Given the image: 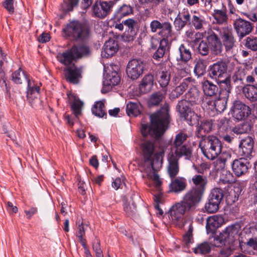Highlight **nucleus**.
Instances as JSON below:
<instances>
[{
    "instance_id": "obj_1",
    "label": "nucleus",
    "mask_w": 257,
    "mask_h": 257,
    "mask_svg": "<svg viewBox=\"0 0 257 257\" xmlns=\"http://www.w3.org/2000/svg\"><path fill=\"white\" fill-rule=\"evenodd\" d=\"M170 107L165 103L160 110L150 115L151 125L142 124L141 133L144 137L150 136L154 139L144 141L140 149L145 163L148 164V169L154 173L152 179L156 188L161 190L162 181L158 174L156 173L162 167L165 150L168 143L161 138L170 121Z\"/></svg>"
},
{
    "instance_id": "obj_2",
    "label": "nucleus",
    "mask_w": 257,
    "mask_h": 257,
    "mask_svg": "<svg viewBox=\"0 0 257 257\" xmlns=\"http://www.w3.org/2000/svg\"><path fill=\"white\" fill-rule=\"evenodd\" d=\"M12 81L16 84H22L23 81L27 82V99L33 107H36L40 105L41 100L40 99V87L35 84L30 79L29 76L22 71L21 68L15 71L12 75Z\"/></svg>"
},
{
    "instance_id": "obj_3",
    "label": "nucleus",
    "mask_w": 257,
    "mask_h": 257,
    "mask_svg": "<svg viewBox=\"0 0 257 257\" xmlns=\"http://www.w3.org/2000/svg\"><path fill=\"white\" fill-rule=\"evenodd\" d=\"M91 53L90 48L85 45H74L63 52H59L57 55L58 61L67 67L72 65L73 62L78 59L88 56Z\"/></svg>"
},
{
    "instance_id": "obj_4",
    "label": "nucleus",
    "mask_w": 257,
    "mask_h": 257,
    "mask_svg": "<svg viewBox=\"0 0 257 257\" xmlns=\"http://www.w3.org/2000/svg\"><path fill=\"white\" fill-rule=\"evenodd\" d=\"M241 226L238 223H235L228 226L222 232L227 247H224L220 250L222 257H228L239 245V235Z\"/></svg>"
},
{
    "instance_id": "obj_5",
    "label": "nucleus",
    "mask_w": 257,
    "mask_h": 257,
    "mask_svg": "<svg viewBox=\"0 0 257 257\" xmlns=\"http://www.w3.org/2000/svg\"><path fill=\"white\" fill-rule=\"evenodd\" d=\"M66 36L75 41H85L91 35L89 27L78 21H74L68 24L63 29Z\"/></svg>"
},
{
    "instance_id": "obj_6",
    "label": "nucleus",
    "mask_w": 257,
    "mask_h": 257,
    "mask_svg": "<svg viewBox=\"0 0 257 257\" xmlns=\"http://www.w3.org/2000/svg\"><path fill=\"white\" fill-rule=\"evenodd\" d=\"M199 146L203 155L208 159L212 160L222 152L221 142L214 136L207 137L199 143Z\"/></svg>"
},
{
    "instance_id": "obj_7",
    "label": "nucleus",
    "mask_w": 257,
    "mask_h": 257,
    "mask_svg": "<svg viewBox=\"0 0 257 257\" xmlns=\"http://www.w3.org/2000/svg\"><path fill=\"white\" fill-rule=\"evenodd\" d=\"M192 106L187 100L182 99L178 101L176 107L180 117L190 125L197 124L199 121V116L192 110Z\"/></svg>"
},
{
    "instance_id": "obj_8",
    "label": "nucleus",
    "mask_w": 257,
    "mask_h": 257,
    "mask_svg": "<svg viewBox=\"0 0 257 257\" xmlns=\"http://www.w3.org/2000/svg\"><path fill=\"white\" fill-rule=\"evenodd\" d=\"M233 26L239 40L240 41L252 32L254 24L250 21L239 17L233 21Z\"/></svg>"
},
{
    "instance_id": "obj_9",
    "label": "nucleus",
    "mask_w": 257,
    "mask_h": 257,
    "mask_svg": "<svg viewBox=\"0 0 257 257\" xmlns=\"http://www.w3.org/2000/svg\"><path fill=\"white\" fill-rule=\"evenodd\" d=\"M232 116L237 120H242L251 114V109L240 100L233 101L230 111Z\"/></svg>"
},
{
    "instance_id": "obj_10",
    "label": "nucleus",
    "mask_w": 257,
    "mask_h": 257,
    "mask_svg": "<svg viewBox=\"0 0 257 257\" xmlns=\"http://www.w3.org/2000/svg\"><path fill=\"white\" fill-rule=\"evenodd\" d=\"M146 63L140 59L130 60L127 65L126 72L128 77L133 80L138 79L143 73Z\"/></svg>"
},
{
    "instance_id": "obj_11",
    "label": "nucleus",
    "mask_w": 257,
    "mask_h": 257,
    "mask_svg": "<svg viewBox=\"0 0 257 257\" xmlns=\"http://www.w3.org/2000/svg\"><path fill=\"white\" fill-rule=\"evenodd\" d=\"M115 4L113 1L96 2L92 7L93 13L98 18H104L111 12Z\"/></svg>"
},
{
    "instance_id": "obj_12",
    "label": "nucleus",
    "mask_w": 257,
    "mask_h": 257,
    "mask_svg": "<svg viewBox=\"0 0 257 257\" xmlns=\"http://www.w3.org/2000/svg\"><path fill=\"white\" fill-rule=\"evenodd\" d=\"M215 30L222 40L226 51L231 50L234 47L235 42L232 29L228 27H222L215 29Z\"/></svg>"
},
{
    "instance_id": "obj_13",
    "label": "nucleus",
    "mask_w": 257,
    "mask_h": 257,
    "mask_svg": "<svg viewBox=\"0 0 257 257\" xmlns=\"http://www.w3.org/2000/svg\"><path fill=\"white\" fill-rule=\"evenodd\" d=\"M203 193L191 188L184 195L182 200L191 211L194 210L202 200Z\"/></svg>"
},
{
    "instance_id": "obj_14",
    "label": "nucleus",
    "mask_w": 257,
    "mask_h": 257,
    "mask_svg": "<svg viewBox=\"0 0 257 257\" xmlns=\"http://www.w3.org/2000/svg\"><path fill=\"white\" fill-rule=\"evenodd\" d=\"M227 66L223 61H218L209 67L208 74L209 77L216 81L223 78L227 74Z\"/></svg>"
},
{
    "instance_id": "obj_15",
    "label": "nucleus",
    "mask_w": 257,
    "mask_h": 257,
    "mask_svg": "<svg viewBox=\"0 0 257 257\" xmlns=\"http://www.w3.org/2000/svg\"><path fill=\"white\" fill-rule=\"evenodd\" d=\"M64 76L66 81L72 84L78 83L82 78V69L75 64L66 67L64 69Z\"/></svg>"
},
{
    "instance_id": "obj_16",
    "label": "nucleus",
    "mask_w": 257,
    "mask_h": 257,
    "mask_svg": "<svg viewBox=\"0 0 257 257\" xmlns=\"http://www.w3.org/2000/svg\"><path fill=\"white\" fill-rule=\"evenodd\" d=\"M190 211L191 210L187 208L186 205L182 200L172 207L170 210V215L172 220L182 222L185 213Z\"/></svg>"
},
{
    "instance_id": "obj_17",
    "label": "nucleus",
    "mask_w": 257,
    "mask_h": 257,
    "mask_svg": "<svg viewBox=\"0 0 257 257\" xmlns=\"http://www.w3.org/2000/svg\"><path fill=\"white\" fill-rule=\"evenodd\" d=\"M124 25L127 27L126 31L122 36L124 41L131 42L134 40L137 35V21L133 19H128L123 21Z\"/></svg>"
},
{
    "instance_id": "obj_18",
    "label": "nucleus",
    "mask_w": 257,
    "mask_h": 257,
    "mask_svg": "<svg viewBox=\"0 0 257 257\" xmlns=\"http://www.w3.org/2000/svg\"><path fill=\"white\" fill-rule=\"evenodd\" d=\"M254 144V139L251 136H247L241 140L239 145V153L241 155L248 158L252 157Z\"/></svg>"
},
{
    "instance_id": "obj_19",
    "label": "nucleus",
    "mask_w": 257,
    "mask_h": 257,
    "mask_svg": "<svg viewBox=\"0 0 257 257\" xmlns=\"http://www.w3.org/2000/svg\"><path fill=\"white\" fill-rule=\"evenodd\" d=\"M188 26L193 27L197 30H201L205 23L204 17L196 11H189L188 10Z\"/></svg>"
},
{
    "instance_id": "obj_20",
    "label": "nucleus",
    "mask_w": 257,
    "mask_h": 257,
    "mask_svg": "<svg viewBox=\"0 0 257 257\" xmlns=\"http://www.w3.org/2000/svg\"><path fill=\"white\" fill-rule=\"evenodd\" d=\"M248 161L244 158L234 160L232 163V169L234 174L240 177L248 172Z\"/></svg>"
},
{
    "instance_id": "obj_21",
    "label": "nucleus",
    "mask_w": 257,
    "mask_h": 257,
    "mask_svg": "<svg viewBox=\"0 0 257 257\" xmlns=\"http://www.w3.org/2000/svg\"><path fill=\"white\" fill-rule=\"evenodd\" d=\"M169 153H172L178 160L183 158L185 160H190L192 157V150L188 145L171 148Z\"/></svg>"
},
{
    "instance_id": "obj_22",
    "label": "nucleus",
    "mask_w": 257,
    "mask_h": 257,
    "mask_svg": "<svg viewBox=\"0 0 257 257\" xmlns=\"http://www.w3.org/2000/svg\"><path fill=\"white\" fill-rule=\"evenodd\" d=\"M239 246L243 252L250 254L257 253V237H250L246 241L241 240L239 241Z\"/></svg>"
},
{
    "instance_id": "obj_23",
    "label": "nucleus",
    "mask_w": 257,
    "mask_h": 257,
    "mask_svg": "<svg viewBox=\"0 0 257 257\" xmlns=\"http://www.w3.org/2000/svg\"><path fill=\"white\" fill-rule=\"evenodd\" d=\"M167 172L171 179L175 178L179 172V160L172 153H169L167 157Z\"/></svg>"
},
{
    "instance_id": "obj_24",
    "label": "nucleus",
    "mask_w": 257,
    "mask_h": 257,
    "mask_svg": "<svg viewBox=\"0 0 257 257\" xmlns=\"http://www.w3.org/2000/svg\"><path fill=\"white\" fill-rule=\"evenodd\" d=\"M220 38L217 32H212L207 37V40L210 44L211 50L215 55H218L222 52V44L220 40Z\"/></svg>"
},
{
    "instance_id": "obj_25",
    "label": "nucleus",
    "mask_w": 257,
    "mask_h": 257,
    "mask_svg": "<svg viewBox=\"0 0 257 257\" xmlns=\"http://www.w3.org/2000/svg\"><path fill=\"white\" fill-rule=\"evenodd\" d=\"M223 222V218L220 215H214L208 217L206 225L207 233H214L216 229L221 226Z\"/></svg>"
},
{
    "instance_id": "obj_26",
    "label": "nucleus",
    "mask_w": 257,
    "mask_h": 257,
    "mask_svg": "<svg viewBox=\"0 0 257 257\" xmlns=\"http://www.w3.org/2000/svg\"><path fill=\"white\" fill-rule=\"evenodd\" d=\"M133 12V7L130 5L124 4L117 8L111 19L115 22H119L123 17L130 15Z\"/></svg>"
},
{
    "instance_id": "obj_27",
    "label": "nucleus",
    "mask_w": 257,
    "mask_h": 257,
    "mask_svg": "<svg viewBox=\"0 0 257 257\" xmlns=\"http://www.w3.org/2000/svg\"><path fill=\"white\" fill-rule=\"evenodd\" d=\"M117 42L112 39L106 41L103 47L101 55L102 57L109 58L113 56L118 51Z\"/></svg>"
},
{
    "instance_id": "obj_28",
    "label": "nucleus",
    "mask_w": 257,
    "mask_h": 257,
    "mask_svg": "<svg viewBox=\"0 0 257 257\" xmlns=\"http://www.w3.org/2000/svg\"><path fill=\"white\" fill-rule=\"evenodd\" d=\"M120 80V77L116 71H113L107 73L103 81V85L106 86V92L110 91L112 86L118 84Z\"/></svg>"
},
{
    "instance_id": "obj_29",
    "label": "nucleus",
    "mask_w": 257,
    "mask_h": 257,
    "mask_svg": "<svg viewBox=\"0 0 257 257\" xmlns=\"http://www.w3.org/2000/svg\"><path fill=\"white\" fill-rule=\"evenodd\" d=\"M195 187L192 188L204 194L208 183L207 177L203 175H195L192 178Z\"/></svg>"
},
{
    "instance_id": "obj_30",
    "label": "nucleus",
    "mask_w": 257,
    "mask_h": 257,
    "mask_svg": "<svg viewBox=\"0 0 257 257\" xmlns=\"http://www.w3.org/2000/svg\"><path fill=\"white\" fill-rule=\"evenodd\" d=\"M179 55L176 57L178 62L187 63L192 59V52L189 45L184 44H181L178 48Z\"/></svg>"
},
{
    "instance_id": "obj_31",
    "label": "nucleus",
    "mask_w": 257,
    "mask_h": 257,
    "mask_svg": "<svg viewBox=\"0 0 257 257\" xmlns=\"http://www.w3.org/2000/svg\"><path fill=\"white\" fill-rule=\"evenodd\" d=\"M174 32L171 23L168 21H164L161 30L158 32V35L161 38L160 41L164 43H169V40L172 38Z\"/></svg>"
},
{
    "instance_id": "obj_32",
    "label": "nucleus",
    "mask_w": 257,
    "mask_h": 257,
    "mask_svg": "<svg viewBox=\"0 0 257 257\" xmlns=\"http://www.w3.org/2000/svg\"><path fill=\"white\" fill-rule=\"evenodd\" d=\"M169 185L170 190L175 193H180L185 190L187 187V180L184 177L175 178L171 179Z\"/></svg>"
},
{
    "instance_id": "obj_33",
    "label": "nucleus",
    "mask_w": 257,
    "mask_h": 257,
    "mask_svg": "<svg viewBox=\"0 0 257 257\" xmlns=\"http://www.w3.org/2000/svg\"><path fill=\"white\" fill-rule=\"evenodd\" d=\"M197 130L196 136L198 138H202L206 133L211 131L213 126V121L211 119H204L201 121L200 124H197Z\"/></svg>"
},
{
    "instance_id": "obj_34",
    "label": "nucleus",
    "mask_w": 257,
    "mask_h": 257,
    "mask_svg": "<svg viewBox=\"0 0 257 257\" xmlns=\"http://www.w3.org/2000/svg\"><path fill=\"white\" fill-rule=\"evenodd\" d=\"M242 92L246 98L251 102L257 101V86L246 84L242 88Z\"/></svg>"
},
{
    "instance_id": "obj_35",
    "label": "nucleus",
    "mask_w": 257,
    "mask_h": 257,
    "mask_svg": "<svg viewBox=\"0 0 257 257\" xmlns=\"http://www.w3.org/2000/svg\"><path fill=\"white\" fill-rule=\"evenodd\" d=\"M201 86L204 95L207 96H215L218 93L219 90L217 86L208 80L202 81Z\"/></svg>"
},
{
    "instance_id": "obj_36",
    "label": "nucleus",
    "mask_w": 257,
    "mask_h": 257,
    "mask_svg": "<svg viewBox=\"0 0 257 257\" xmlns=\"http://www.w3.org/2000/svg\"><path fill=\"white\" fill-rule=\"evenodd\" d=\"M241 14L248 18L251 22H257V5L256 3H246V9L241 12Z\"/></svg>"
},
{
    "instance_id": "obj_37",
    "label": "nucleus",
    "mask_w": 257,
    "mask_h": 257,
    "mask_svg": "<svg viewBox=\"0 0 257 257\" xmlns=\"http://www.w3.org/2000/svg\"><path fill=\"white\" fill-rule=\"evenodd\" d=\"M224 79L220 78L216 81L219 86L222 93H224V95L229 97L232 90L231 85V77L229 75L224 76Z\"/></svg>"
},
{
    "instance_id": "obj_38",
    "label": "nucleus",
    "mask_w": 257,
    "mask_h": 257,
    "mask_svg": "<svg viewBox=\"0 0 257 257\" xmlns=\"http://www.w3.org/2000/svg\"><path fill=\"white\" fill-rule=\"evenodd\" d=\"M188 10L184 9L180 14L175 18L174 24L177 30H181L186 26H188Z\"/></svg>"
},
{
    "instance_id": "obj_39",
    "label": "nucleus",
    "mask_w": 257,
    "mask_h": 257,
    "mask_svg": "<svg viewBox=\"0 0 257 257\" xmlns=\"http://www.w3.org/2000/svg\"><path fill=\"white\" fill-rule=\"evenodd\" d=\"M166 94V89L153 93L149 99L148 103L149 106L159 105L163 99L165 98Z\"/></svg>"
},
{
    "instance_id": "obj_40",
    "label": "nucleus",
    "mask_w": 257,
    "mask_h": 257,
    "mask_svg": "<svg viewBox=\"0 0 257 257\" xmlns=\"http://www.w3.org/2000/svg\"><path fill=\"white\" fill-rule=\"evenodd\" d=\"M231 158L230 153L225 151L220 155L219 158L214 162V166L217 171L222 170L226 166V162Z\"/></svg>"
},
{
    "instance_id": "obj_41",
    "label": "nucleus",
    "mask_w": 257,
    "mask_h": 257,
    "mask_svg": "<svg viewBox=\"0 0 257 257\" xmlns=\"http://www.w3.org/2000/svg\"><path fill=\"white\" fill-rule=\"evenodd\" d=\"M104 102V100L95 102L91 108L92 113L99 117L106 116Z\"/></svg>"
},
{
    "instance_id": "obj_42",
    "label": "nucleus",
    "mask_w": 257,
    "mask_h": 257,
    "mask_svg": "<svg viewBox=\"0 0 257 257\" xmlns=\"http://www.w3.org/2000/svg\"><path fill=\"white\" fill-rule=\"evenodd\" d=\"M154 84V76L151 74H148L143 78L140 85V90L144 92L150 91Z\"/></svg>"
},
{
    "instance_id": "obj_43",
    "label": "nucleus",
    "mask_w": 257,
    "mask_h": 257,
    "mask_svg": "<svg viewBox=\"0 0 257 257\" xmlns=\"http://www.w3.org/2000/svg\"><path fill=\"white\" fill-rule=\"evenodd\" d=\"M191 78L188 77L183 79L180 82L179 85L176 87L175 89L172 91V95L178 98L187 89L189 83L191 82Z\"/></svg>"
},
{
    "instance_id": "obj_44",
    "label": "nucleus",
    "mask_w": 257,
    "mask_h": 257,
    "mask_svg": "<svg viewBox=\"0 0 257 257\" xmlns=\"http://www.w3.org/2000/svg\"><path fill=\"white\" fill-rule=\"evenodd\" d=\"M200 92L195 87L191 88L185 94L187 101L194 105L197 104L199 100Z\"/></svg>"
},
{
    "instance_id": "obj_45",
    "label": "nucleus",
    "mask_w": 257,
    "mask_h": 257,
    "mask_svg": "<svg viewBox=\"0 0 257 257\" xmlns=\"http://www.w3.org/2000/svg\"><path fill=\"white\" fill-rule=\"evenodd\" d=\"M246 75V71L241 67H238L233 73L231 79L234 83L243 84V81Z\"/></svg>"
},
{
    "instance_id": "obj_46",
    "label": "nucleus",
    "mask_w": 257,
    "mask_h": 257,
    "mask_svg": "<svg viewBox=\"0 0 257 257\" xmlns=\"http://www.w3.org/2000/svg\"><path fill=\"white\" fill-rule=\"evenodd\" d=\"M212 17L218 24H223L227 23L228 16L225 9L214 10L212 14Z\"/></svg>"
},
{
    "instance_id": "obj_47",
    "label": "nucleus",
    "mask_w": 257,
    "mask_h": 257,
    "mask_svg": "<svg viewBox=\"0 0 257 257\" xmlns=\"http://www.w3.org/2000/svg\"><path fill=\"white\" fill-rule=\"evenodd\" d=\"M73 100H71V108L75 115V119H77L78 116L81 114L82 107L83 103L78 98L73 96Z\"/></svg>"
},
{
    "instance_id": "obj_48",
    "label": "nucleus",
    "mask_w": 257,
    "mask_h": 257,
    "mask_svg": "<svg viewBox=\"0 0 257 257\" xmlns=\"http://www.w3.org/2000/svg\"><path fill=\"white\" fill-rule=\"evenodd\" d=\"M209 244L215 247H221L223 245L227 247V244L225 242V240L223 236L222 232H220L219 235H212L209 237Z\"/></svg>"
},
{
    "instance_id": "obj_49",
    "label": "nucleus",
    "mask_w": 257,
    "mask_h": 257,
    "mask_svg": "<svg viewBox=\"0 0 257 257\" xmlns=\"http://www.w3.org/2000/svg\"><path fill=\"white\" fill-rule=\"evenodd\" d=\"M244 46L253 52L257 51V37L250 35L244 40Z\"/></svg>"
},
{
    "instance_id": "obj_50",
    "label": "nucleus",
    "mask_w": 257,
    "mask_h": 257,
    "mask_svg": "<svg viewBox=\"0 0 257 257\" xmlns=\"http://www.w3.org/2000/svg\"><path fill=\"white\" fill-rule=\"evenodd\" d=\"M188 138V135L183 132H180L177 134L173 142L171 148H174L183 145H186L185 142Z\"/></svg>"
},
{
    "instance_id": "obj_51",
    "label": "nucleus",
    "mask_w": 257,
    "mask_h": 257,
    "mask_svg": "<svg viewBox=\"0 0 257 257\" xmlns=\"http://www.w3.org/2000/svg\"><path fill=\"white\" fill-rule=\"evenodd\" d=\"M169 43L159 41V46L153 54V57L156 60L159 61L162 58L166 51V47Z\"/></svg>"
},
{
    "instance_id": "obj_52",
    "label": "nucleus",
    "mask_w": 257,
    "mask_h": 257,
    "mask_svg": "<svg viewBox=\"0 0 257 257\" xmlns=\"http://www.w3.org/2000/svg\"><path fill=\"white\" fill-rule=\"evenodd\" d=\"M228 97L224 95L223 97H219L214 102L213 105L216 110L220 113L222 112L226 108Z\"/></svg>"
},
{
    "instance_id": "obj_53",
    "label": "nucleus",
    "mask_w": 257,
    "mask_h": 257,
    "mask_svg": "<svg viewBox=\"0 0 257 257\" xmlns=\"http://www.w3.org/2000/svg\"><path fill=\"white\" fill-rule=\"evenodd\" d=\"M223 191L222 189L215 188L212 190L209 195V198L212 201H215L220 204L223 197Z\"/></svg>"
},
{
    "instance_id": "obj_54",
    "label": "nucleus",
    "mask_w": 257,
    "mask_h": 257,
    "mask_svg": "<svg viewBox=\"0 0 257 257\" xmlns=\"http://www.w3.org/2000/svg\"><path fill=\"white\" fill-rule=\"evenodd\" d=\"M170 80V74L168 71H162L159 73L158 82L162 88H166Z\"/></svg>"
},
{
    "instance_id": "obj_55",
    "label": "nucleus",
    "mask_w": 257,
    "mask_h": 257,
    "mask_svg": "<svg viewBox=\"0 0 257 257\" xmlns=\"http://www.w3.org/2000/svg\"><path fill=\"white\" fill-rule=\"evenodd\" d=\"M211 250V246L207 242H204L198 244L193 249V251L196 254H206Z\"/></svg>"
},
{
    "instance_id": "obj_56",
    "label": "nucleus",
    "mask_w": 257,
    "mask_h": 257,
    "mask_svg": "<svg viewBox=\"0 0 257 257\" xmlns=\"http://www.w3.org/2000/svg\"><path fill=\"white\" fill-rule=\"evenodd\" d=\"M232 174L229 171L223 170L220 176L219 183L230 184L234 182Z\"/></svg>"
},
{
    "instance_id": "obj_57",
    "label": "nucleus",
    "mask_w": 257,
    "mask_h": 257,
    "mask_svg": "<svg viewBox=\"0 0 257 257\" xmlns=\"http://www.w3.org/2000/svg\"><path fill=\"white\" fill-rule=\"evenodd\" d=\"M126 111L127 115L130 116H136L140 113L138 104L136 103L132 102H130L127 104L126 106Z\"/></svg>"
},
{
    "instance_id": "obj_58",
    "label": "nucleus",
    "mask_w": 257,
    "mask_h": 257,
    "mask_svg": "<svg viewBox=\"0 0 257 257\" xmlns=\"http://www.w3.org/2000/svg\"><path fill=\"white\" fill-rule=\"evenodd\" d=\"M206 65L203 60H199L196 63L194 72L198 77L202 76L206 73Z\"/></svg>"
},
{
    "instance_id": "obj_59",
    "label": "nucleus",
    "mask_w": 257,
    "mask_h": 257,
    "mask_svg": "<svg viewBox=\"0 0 257 257\" xmlns=\"http://www.w3.org/2000/svg\"><path fill=\"white\" fill-rule=\"evenodd\" d=\"M123 210L128 216H133L137 212V207L133 202L131 204L127 201L123 202Z\"/></svg>"
},
{
    "instance_id": "obj_60",
    "label": "nucleus",
    "mask_w": 257,
    "mask_h": 257,
    "mask_svg": "<svg viewBox=\"0 0 257 257\" xmlns=\"http://www.w3.org/2000/svg\"><path fill=\"white\" fill-rule=\"evenodd\" d=\"M164 24V21H160L158 20H154L152 21L150 24V28L151 32L153 33L160 32Z\"/></svg>"
},
{
    "instance_id": "obj_61",
    "label": "nucleus",
    "mask_w": 257,
    "mask_h": 257,
    "mask_svg": "<svg viewBox=\"0 0 257 257\" xmlns=\"http://www.w3.org/2000/svg\"><path fill=\"white\" fill-rule=\"evenodd\" d=\"M219 203L215 201H212L208 199V202L205 205L204 208L206 211L209 213H213L217 211L219 209Z\"/></svg>"
},
{
    "instance_id": "obj_62",
    "label": "nucleus",
    "mask_w": 257,
    "mask_h": 257,
    "mask_svg": "<svg viewBox=\"0 0 257 257\" xmlns=\"http://www.w3.org/2000/svg\"><path fill=\"white\" fill-rule=\"evenodd\" d=\"M253 169L254 171V182L253 184V198L252 201L254 204H257V160L254 162Z\"/></svg>"
},
{
    "instance_id": "obj_63",
    "label": "nucleus",
    "mask_w": 257,
    "mask_h": 257,
    "mask_svg": "<svg viewBox=\"0 0 257 257\" xmlns=\"http://www.w3.org/2000/svg\"><path fill=\"white\" fill-rule=\"evenodd\" d=\"M185 35L187 38L190 39L194 43H196L199 41L198 36H200L199 33H195L194 30L189 29L185 32Z\"/></svg>"
},
{
    "instance_id": "obj_64",
    "label": "nucleus",
    "mask_w": 257,
    "mask_h": 257,
    "mask_svg": "<svg viewBox=\"0 0 257 257\" xmlns=\"http://www.w3.org/2000/svg\"><path fill=\"white\" fill-rule=\"evenodd\" d=\"M92 248L96 257H103L102 251L100 248V241L98 239L95 238L94 240L92 243Z\"/></svg>"
}]
</instances>
